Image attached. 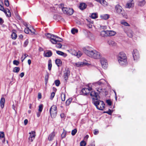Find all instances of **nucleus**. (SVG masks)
Returning a JSON list of instances; mask_svg holds the SVG:
<instances>
[{
  "label": "nucleus",
  "instance_id": "obj_22",
  "mask_svg": "<svg viewBox=\"0 0 146 146\" xmlns=\"http://www.w3.org/2000/svg\"><path fill=\"white\" fill-rule=\"evenodd\" d=\"M25 33L26 34H28L29 31H31V32L32 33H34L35 30L34 29H33L32 30L30 29L29 28H25L24 30Z\"/></svg>",
  "mask_w": 146,
  "mask_h": 146
},
{
  "label": "nucleus",
  "instance_id": "obj_40",
  "mask_svg": "<svg viewBox=\"0 0 146 146\" xmlns=\"http://www.w3.org/2000/svg\"><path fill=\"white\" fill-rule=\"evenodd\" d=\"M72 99L71 98H69L66 102V104L67 105H69L71 102Z\"/></svg>",
  "mask_w": 146,
  "mask_h": 146
},
{
  "label": "nucleus",
  "instance_id": "obj_41",
  "mask_svg": "<svg viewBox=\"0 0 146 146\" xmlns=\"http://www.w3.org/2000/svg\"><path fill=\"white\" fill-rule=\"evenodd\" d=\"M77 132V130L76 129H74L71 132L72 135H75Z\"/></svg>",
  "mask_w": 146,
  "mask_h": 146
},
{
  "label": "nucleus",
  "instance_id": "obj_7",
  "mask_svg": "<svg viewBox=\"0 0 146 146\" xmlns=\"http://www.w3.org/2000/svg\"><path fill=\"white\" fill-rule=\"evenodd\" d=\"M50 40L52 44H56L58 42L62 41V40L57 36L52 35V37Z\"/></svg>",
  "mask_w": 146,
  "mask_h": 146
},
{
  "label": "nucleus",
  "instance_id": "obj_61",
  "mask_svg": "<svg viewBox=\"0 0 146 146\" xmlns=\"http://www.w3.org/2000/svg\"><path fill=\"white\" fill-rule=\"evenodd\" d=\"M87 146H95V144L94 143H92Z\"/></svg>",
  "mask_w": 146,
  "mask_h": 146
},
{
  "label": "nucleus",
  "instance_id": "obj_15",
  "mask_svg": "<svg viewBox=\"0 0 146 146\" xmlns=\"http://www.w3.org/2000/svg\"><path fill=\"white\" fill-rule=\"evenodd\" d=\"M108 44L111 46H116V43L112 39L107 40Z\"/></svg>",
  "mask_w": 146,
  "mask_h": 146
},
{
  "label": "nucleus",
  "instance_id": "obj_8",
  "mask_svg": "<svg viewBox=\"0 0 146 146\" xmlns=\"http://www.w3.org/2000/svg\"><path fill=\"white\" fill-rule=\"evenodd\" d=\"M49 111L51 117L53 118L55 117L57 113L56 106L53 105L50 108Z\"/></svg>",
  "mask_w": 146,
  "mask_h": 146
},
{
  "label": "nucleus",
  "instance_id": "obj_37",
  "mask_svg": "<svg viewBox=\"0 0 146 146\" xmlns=\"http://www.w3.org/2000/svg\"><path fill=\"white\" fill-rule=\"evenodd\" d=\"M72 33L73 34H74L75 33L78 32V30L75 29H72L71 31Z\"/></svg>",
  "mask_w": 146,
  "mask_h": 146
},
{
  "label": "nucleus",
  "instance_id": "obj_2",
  "mask_svg": "<svg viewBox=\"0 0 146 146\" xmlns=\"http://www.w3.org/2000/svg\"><path fill=\"white\" fill-rule=\"evenodd\" d=\"M84 52L88 56L94 59H98L101 57V55L100 52L91 48L86 49L84 50Z\"/></svg>",
  "mask_w": 146,
  "mask_h": 146
},
{
  "label": "nucleus",
  "instance_id": "obj_48",
  "mask_svg": "<svg viewBox=\"0 0 146 146\" xmlns=\"http://www.w3.org/2000/svg\"><path fill=\"white\" fill-rule=\"evenodd\" d=\"M49 73H47L45 76V80H48L49 76Z\"/></svg>",
  "mask_w": 146,
  "mask_h": 146
},
{
  "label": "nucleus",
  "instance_id": "obj_26",
  "mask_svg": "<svg viewBox=\"0 0 146 146\" xmlns=\"http://www.w3.org/2000/svg\"><path fill=\"white\" fill-rule=\"evenodd\" d=\"M107 33V30L102 31L100 33V35L102 37L107 36H108Z\"/></svg>",
  "mask_w": 146,
  "mask_h": 146
},
{
  "label": "nucleus",
  "instance_id": "obj_25",
  "mask_svg": "<svg viewBox=\"0 0 146 146\" xmlns=\"http://www.w3.org/2000/svg\"><path fill=\"white\" fill-rule=\"evenodd\" d=\"M100 17L102 19L106 20L109 18V15L108 14H105L101 15Z\"/></svg>",
  "mask_w": 146,
  "mask_h": 146
},
{
  "label": "nucleus",
  "instance_id": "obj_42",
  "mask_svg": "<svg viewBox=\"0 0 146 146\" xmlns=\"http://www.w3.org/2000/svg\"><path fill=\"white\" fill-rule=\"evenodd\" d=\"M86 145V142L84 141H82L80 142V146H85Z\"/></svg>",
  "mask_w": 146,
  "mask_h": 146
},
{
  "label": "nucleus",
  "instance_id": "obj_5",
  "mask_svg": "<svg viewBox=\"0 0 146 146\" xmlns=\"http://www.w3.org/2000/svg\"><path fill=\"white\" fill-rule=\"evenodd\" d=\"M94 103L97 108L100 110H102L105 108V104L102 101L95 100L94 101Z\"/></svg>",
  "mask_w": 146,
  "mask_h": 146
},
{
  "label": "nucleus",
  "instance_id": "obj_51",
  "mask_svg": "<svg viewBox=\"0 0 146 146\" xmlns=\"http://www.w3.org/2000/svg\"><path fill=\"white\" fill-rule=\"evenodd\" d=\"M55 96V93L54 92H52L50 95V99L52 100Z\"/></svg>",
  "mask_w": 146,
  "mask_h": 146
},
{
  "label": "nucleus",
  "instance_id": "obj_55",
  "mask_svg": "<svg viewBox=\"0 0 146 146\" xmlns=\"http://www.w3.org/2000/svg\"><path fill=\"white\" fill-rule=\"evenodd\" d=\"M66 134V131H64L61 135V137L62 138H64L65 137Z\"/></svg>",
  "mask_w": 146,
  "mask_h": 146
},
{
  "label": "nucleus",
  "instance_id": "obj_46",
  "mask_svg": "<svg viewBox=\"0 0 146 146\" xmlns=\"http://www.w3.org/2000/svg\"><path fill=\"white\" fill-rule=\"evenodd\" d=\"M59 42L57 43L56 44V47L58 48H60L61 47L62 45L58 43Z\"/></svg>",
  "mask_w": 146,
  "mask_h": 146
},
{
  "label": "nucleus",
  "instance_id": "obj_24",
  "mask_svg": "<svg viewBox=\"0 0 146 146\" xmlns=\"http://www.w3.org/2000/svg\"><path fill=\"white\" fill-rule=\"evenodd\" d=\"M5 99L4 98H2L0 100V106L1 108L3 109L4 106Z\"/></svg>",
  "mask_w": 146,
  "mask_h": 146
},
{
  "label": "nucleus",
  "instance_id": "obj_27",
  "mask_svg": "<svg viewBox=\"0 0 146 146\" xmlns=\"http://www.w3.org/2000/svg\"><path fill=\"white\" fill-rule=\"evenodd\" d=\"M55 62L56 64L58 66H60L62 65V61L60 59H56L55 60Z\"/></svg>",
  "mask_w": 146,
  "mask_h": 146
},
{
  "label": "nucleus",
  "instance_id": "obj_33",
  "mask_svg": "<svg viewBox=\"0 0 146 146\" xmlns=\"http://www.w3.org/2000/svg\"><path fill=\"white\" fill-rule=\"evenodd\" d=\"M20 68L19 67H15L13 68V72H15L18 73L20 70Z\"/></svg>",
  "mask_w": 146,
  "mask_h": 146
},
{
  "label": "nucleus",
  "instance_id": "obj_44",
  "mask_svg": "<svg viewBox=\"0 0 146 146\" xmlns=\"http://www.w3.org/2000/svg\"><path fill=\"white\" fill-rule=\"evenodd\" d=\"M38 111L40 112H42L43 109V105H40L38 106Z\"/></svg>",
  "mask_w": 146,
  "mask_h": 146
},
{
  "label": "nucleus",
  "instance_id": "obj_64",
  "mask_svg": "<svg viewBox=\"0 0 146 146\" xmlns=\"http://www.w3.org/2000/svg\"><path fill=\"white\" fill-rule=\"evenodd\" d=\"M38 98L39 99H41V98L42 96L40 93H38Z\"/></svg>",
  "mask_w": 146,
  "mask_h": 146
},
{
  "label": "nucleus",
  "instance_id": "obj_36",
  "mask_svg": "<svg viewBox=\"0 0 146 146\" xmlns=\"http://www.w3.org/2000/svg\"><path fill=\"white\" fill-rule=\"evenodd\" d=\"M52 66L51 61V60H49L48 62V69L49 70H51Z\"/></svg>",
  "mask_w": 146,
  "mask_h": 146
},
{
  "label": "nucleus",
  "instance_id": "obj_4",
  "mask_svg": "<svg viewBox=\"0 0 146 146\" xmlns=\"http://www.w3.org/2000/svg\"><path fill=\"white\" fill-rule=\"evenodd\" d=\"M115 10L116 13L121 14L124 18H127V16L122 7L119 5H117L115 7Z\"/></svg>",
  "mask_w": 146,
  "mask_h": 146
},
{
  "label": "nucleus",
  "instance_id": "obj_32",
  "mask_svg": "<svg viewBox=\"0 0 146 146\" xmlns=\"http://www.w3.org/2000/svg\"><path fill=\"white\" fill-rule=\"evenodd\" d=\"M101 3H100L104 6H107L108 5V3L105 0H101Z\"/></svg>",
  "mask_w": 146,
  "mask_h": 146
},
{
  "label": "nucleus",
  "instance_id": "obj_59",
  "mask_svg": "<svg viewBox=\"0 0 146 146\" xmlns=\"http://www.w3.org/2000/svg\"><path fill=\"white\" fill-rule=\"evenodd\" d=\"M28 120L27 119H25L24 121V124L26 125L28 123Z\"/></svg>",
  "mask_w": 146,
  "mask_h": 146
},
{
  "label": "nucleus",
  "instance_id": "obj_38",
  "mask_svg": "<svg viewBox=\"0 0 146 146\" xmlns=\"http://www.w3.org/2000/svg\"><path fill=\"white\" fill-rule=\"evenodd\" d=\"M61 100L63 101H64L65 100V95L64 93H62L61 94Z\"/></svg>",
  "mask_w": 146,
  "mask_h": 146
},
{
  "label": "nucleus",
  "instance_id": "obj_17",
  "mask_svg": "<svg viewBox=\"0 0 146 146\" xmlns=\"http://www.w3.org/2000/svg\"><path fill=\"white\" fill-rule=\"evenodd\" d=\"M55 133L54 132L51 133L49 135L48 138V139L49 141H52L53 139L55 136Z\"/></svg>",
  "mask_w": 146,
  "mask_h": 146
},
{
  "label": "nucleus",
  "instance_id": "obj_60",
  "mask_svg": "<svg viewBox=\"0 0 146 146\" xmlns=\"http://www.w3.org/2000/svg\"><path fill=\"white\" fill-rule=\"evenodd\" d=\"M24 75V72L21 73L20 74V76L22 78L23 77Z\"/></svg>",
  "mask_w": 146,
  "mask_h": 146
},
{
  "label": "nucleus",
  "instance_id": "obj_39",
  "mask_svg": "<svg viewBox=\"0 0 146 146\" xmlns=\"http://www.w3.org/2000/svg\"><path fill=\"white\" fill-rule=\"evenodd\" d=\"M45 35L48 38H50V39H51V38L52 37V35H51V34L48 33L47 34H45Z\"/></svg>",
  "mask_w": 146,
  "mask_h": 146
},
{
  "label": "nucleus",
  "instance_id": "obj_31",
  "mask_svg": "<svg viewBox=\"0 0 146 146\" xmlns=\"http://www.w3.org/2000/svg\"><path fill=\"white\" fill-rule=\"evenodd\" d=\"M90 17L93 19H95L98 18L97 14L96 13H94L92 14Z\"/></svg>",
  "mask_w": 146,
  "mask_h": 146
},
{
  "label": "nucleus",
  "instance_id": "obj_47",
  "mask_svg": "<svg viewBox=\"0 0 146 146\" xmlns=\"http://www.w3.org/2000/svg\"><path fill=\"white\" fill-rule=\"evenodd\" d=\"M19 62L17 60H14L13 61V64L14 65H18L19 64Z\"/></svg>",
  "mask_w": 146,
  "mask_h": 146
},
{
  "label": "nucleus",
  "instance_id": "obj_35",
  "mask_svg": "<svg viewBox=\"0 0 146 146\" xmlns=\"http://www.w3.org/2000/svg\"><path fill=\"white\" fill-rule=\"evenodd\" d=\"M82 55V53L80 51H78L76 53L74 54V55L76 56L78 58L80 57Z\"/></svg>",
  "mask_w": 146,
  "mask_h": 146
},
{
  "label": "nucleus",
  "instance_id": "obj_56",
  "mask_svg": "<svg viewBox=\"0 0 146 146\" xmlns=\"http://www.w3.org/2000/svg\"><path fill=\"white\" fill-rule=\"evenodd\" d=\"M0 10L4 12L5 10L3 7V5H0Z\"/></svg>",
  "mask_w": 146,
  "mask_h": 146
},
{
  "label": "nucleus",
  "instance_id": "obj_23",
  "mask_svg": "<svg viewBox=\"0 0 146 146\" xmlns=\"http://www.w3.org/2000/svg\"><path fill=\"white\" fill-rule=\"evenodd\" d=\"M87 5L85 3H81L80 4L79 7L81 10L85 9Z\"/></svg>",
  "mask_w": 146,
  "mask_h": 146
},
{
  "label": "nucleus",
  "instance_id": "obj_49",
  "mask_svg": "<svg viewBox=\"0 0 146 146\" xmlns=\"http://www.w3.org/2000/svg\"><path fill=\"white\" fill-rule=\"evenodd\" d=\"M5 137V135L4 133L3 132H0V137L4 138Z\"/></svg>",
  "mask_w": 146,
  "mask_h": 146
},
{
  "label": "nucleus",
  "instance_id": "obj_20",
  "mask_svg": "<svg viewBox=\"0 0 146 146\" xmlns=\"http://www.w3.org/2000/svg\"><path fill=\"white\" fill-rule=\"evenodd\" d=\"M52 54V53L51 51H48L47 52H44V56L46 57H49L51 56Z\"/></svg>",
  "mask_w": 146,
  "mask_h": 146
},
{
  "label": "nucleus",
  "instance_id": "obj_12",
  "mask_svg": "<svg viewBox=\"0 0 146 146\" xmlns=\"http://www.w3.org/2000/svg\"><path fill=\"white\" fill-rule=\"evenodd\" d=\"M132 54L134 60H137L139 58L138 51L136 49L133 50Z\"/></svg>",
  "mask_w": 146,
  "mask_h": 146
},
{
  "label": "nucleus",
  "instance_id": "obj_57",
  "mask_svg": "<svg viewBox=\"0 0 146 146\" xmlns=\"http://www.w3.org/2000/svg\"><path fill=\"white\" fill-rule=\"evenodd\" d=\"M86 20L88 22V23H93V21H91V20L90 19H87Z\"/></svg>",
  "mask_w": 146,
  "mask_h": 146
},
{
  "label": "nucleus",
  "instance_id": "obj_45",
  "mask_svg": "<svg viewBox=\"0 0 146 146\" xmlns=\"http://www.w3.org/2000/svg\"><path fill=\"white\" fill-rule=\"evenodd\" d=\"M113 112V111L110 109H109L108 111L105 112L104 113H106L110 115H111Z\"/></svg>",
  "mask_w": 146,
  "mask_h": 146
},
{
  "label": "nucleus",
  "instance_id": "obj_29",
  "mask_svg": "<svg viewBox=\"0 0 146 146\" xmlns=\"http://www.w3.org/2000/svg\"><path fill=\"white\" fill-rule=\"evenodd\" d=\"M121 23L122 25L125 26H129L130 25L126 22L124 20H122L121 22Z\"/></svg>",
  "mask_w": 146,
  "mask_h": 146
},
{
  "label": "nucleus",
  "instance_id": "obj_19",
  "mask_svg": "<svg viewBox=\"0 0 146 146\" xmlns=\"http://www.w3.org/2000/svg\"><path fill=\"white\" fill-rule=\"evenodd\" d=\"M125 32L127 33V36L131 38L133 36V33L132 31L130 30H129L128 31H126L125 30H124Z\"/></svg>",
  "mask_w": 146,
  "mask_h": 146
},
{
  "label": "nucleus",
  "instance_id": "obj_50",
  "mask_svg": "<svg viewBox=\"0 0 146 146\" xmlns=\"http://www.w3.org/2000/svg\"><path fill=\"white\" fill-rule=\"evenodd\" d=\"M25 57H23V56H22L21 58L22 59V61L23 62L24 60L28 56V55L26 54H25L24 55Z\"/></svg>",
  "mask_w": 146,
  "mask_h": 146
},
{
  "label": "nucleus",
  "instance_id": "obj_14",
  "mask_svg": "<svg viewBox=\"0 0 146 146\" xmlns=\"http://www.w3.org/2000/svg\"><path fill=\"white\" fill-rule=\"evenodd\" d=\"M134 2L133 0L128 1L126 4L125 7L126 8H130L134 6Z\"/></svg>",
  "mask_w": 146,
  "mask_h": 146
},
{
  "label": "nucleus",
  "instance_id": "obj_21",
  "mask_svg": "<svg viewBox=\"0 0 146 146\" xmlns=\"http://www.w3.org/2000/svg\"><path fill=\"white\" fill-rule=\"evenodd\" d=\"M56 53L58 55L62 56L64 57H66L67 56V55L66 53L60 51L56 50Z\"/></svg>",
  "mask_w": 146,
  "mask_h": 146
},
{
  "label": "nucleus",
  "instance_id": "obj_10",
  "mask_svg": "<svg viewBox=\"0 0 146 146\" xmlns=\"http://www.w3.org/2000/svg\"><path fill=\"white\" fill-rule=\"evenodd\" d=\"M101 63L103 68L105 69L107 68L108 64L106 60L104 58H102L101 60Z\"/></svg>",
  "mask_w": 146,
  "mask_h": 146
},
{
  "label": "nucleus",
  "instance_id": "obj_1",
  "mask_svg": "<svg viewBox=\"0 0 146 146\" xmlns=\"http://www.w3.org/2000/svg\"><path fill=\"white\" fill-rule=\"evenodd\" d=\"M102 86L109 87L110 85L108 82L104 79H101L97 82L94 83L93 84H89L86 86L85 88L82 90V92L84 95H87L90 93V91L92 89V88L94 87H96L97 90L99 92H101L102 88H99V86Z\"/></svg>",
  "mask_w": 146,
  "mask_h": 146
},
{
  "label": "nucleus",
  "instance_id": "obj_43",
  "mask_svg": "<svg viewBox=\"0 0 146 146\" xmlns=\"http://www.w3.org/2000/svg\"><path fill=\"white\" fill-rule=\"evenodd\" d=\"M55 84L56 85L58 86H59L60 84V81L58 80H56L55 81Z\"/></svg>",
  "mask_w": 146,
  "mask_h": 146
},
{
  "label": "nucleus",
  "instance_id": "obj_13",
  "mask_svg": "<svg viewBox=\"0 0 146 146\" xmlns=\"http://www.w3.org/2000/svg\"><path fill=\"white\" fill-rule=\"evenodd\" d=\"M29 134L30 136L29 138V139L30 141L32 142L35 139L36 136L35 132L34 131H32L29 133Z\"/></svg>",
  "mask_w": 146,
  "mask_h": 146
},
{
  "label": "nucleus",
  "instance_id": "obj_58",
  "mask_svg": "<svg viewBox=\"0 0 146 146\" xmlns=\"http://www.w3.org/2000/svg\"><path fill=\"white\" fill-rule=\"evenodd\" d=\"M29 42L28 40H26L24 42V45L25 46H26L28 44Z\"/></svg>",
  "mask_w": 146,
  "mask_h": 146
},
{
  "label": "nucleus",
  "instance_id": "obj_34",
  "mask_svg": "<svg viewBox=\"0 0 146 146\" xmlns=\"http://www.w3.org/2000/svg\"><path fill=\"white\" fill-rule=\"evenodd\" d=\"M11 36L12 39L14 40L16 39L17 36V35L16 33L14 32L12 33Z\"/></svg>",
  "mask_w": 146,
  "mask_h": 146
},
{
  "label": "nucleus",
  "instance_id": "obj_16",
  "mask_svg": "<svg viewBox=\"0 0 146 146\" xmlns=\"http://www.w3.org/2000/svg\"><path fill=\"white\" fill-rule=\"evenodd\" d=\"M70 72L69 70H67L66 71L64 74V77L65 80H66L68 78V76L70 75Z\"/></svg>",
  "mask_w": 146,
  "mask_h": 146
},
{
  "label": "nucleus",
  "instance_id": "obj_63",
  "mask_svg": "<svg viewBox=\"0 0 146 146\" xmlns=\"http://www.w3.org/2000/svg\"><path fill=\"white\" fill-rule=\"evenodd\" d=\"M41 112L39 111V112L37 113V116L38 117H39L40 116Z\"/></svg>",
  "mask_w": 146,
  "mask_h": 146
},
{
  "label": "nucleus",
  "instance_id": "obj_62",
  "mask_svg": "<svg viewBox=\"0 0 146 146\" xmlns=\"http://www.w3.org/2000/svg\"><path fill=\"white\" fill-rule=\"evenodd\" d=\"M98 133V131H96L95 130L94 132V135H96Z\"/></svg>",
  "mask_w": 146,
  "mask_h": 146
},
{
  "label": "nucleus",
  "instance_id": "obj_28",
  "mask_svg": "<svg viewBox=\"0 0 146 146\" xmlns=\"http://www.w3.org/2000/svg\"><path fill=\"white\" fill-rule=\"evenodd\" d=\"M5 14L6 15V16L8 17H10L11 16V13L10 11L8 9H5L4 12Z\"/></svg>",
  "mask_w": 146,
  "mask_h": 146
},
{
  "label": "nucleus",
  "instance_id": "obj_11",
  "mask_svg": "<svg viewBox=\"0 0 146 146\" xmlns=\"http://www.w3.org/2000/svg\"><path fill=\"white\" fill-rule=\"evenodd\" d=\"M90 95L91 96L93 97L92 98L93 101H94L95 100H98L99 98V96L98 94L95 91H92L90 93Z\"/></svg>",
  "mask_w": 146,
  "mask_h": 146
},
{
  "label": "nucleus",
  "instance_id": "obj_18",
  "mask_svg": "<svg viewBox=\"0 0 146 146\" xmlns=\"http://www.w3.org/2000/svg\"><path fill=\"white\" fill-rule=\"evenodd\" d=\"M108 36H113L115 35L116 33L115 32L113 31L107 30Z\"/></svg>",
  "mask_w": 146,
  "mask_h": 146
},
{
  "label": "nucleus",
  "instance_id": "obj_9",
  "mask_svg": "<svg viewBox=\"0 0 146 146\" xmlns=\"http://www.w3.org/2000/svg\"><path fill=\"white\" fill-rule=\"evenodd\" d=\"M73 64L74 66H76L77 67H80L86 65H89V64L88 63L87 61L85 60L82 62H78L76 63H74Z\"/></svg>",
  "mask_w": 146,
  "mask_h": 146
},
{
  "label": "nucleus",
  "instance_id": "obj_30",
  "mask_svg": "<svg viewBox=\"0 0 146 146\" xmlns=\"http://www.w3.org/2000/svg\"><path fill=\"white\" fill-rule=\"evenodd\" d=\"M145 3V0H143L139 1L138 2V5L140 6H144Z\"/></svg>",
  "mask_w": 146,
  "mask_h": 146
},
{
  "label": "nucleus",
  "instance_id": "obj_3",
  "mask_svg": "<svg viewBox=\"0 0 146 146\" xmlns=\"http://www.w3.org/2000/svg\"><path fill=\"white\" fill-rule=\"evenodd\" d=\"M117 58L119 63L121 65L124 66L127 64V56L123 52H121L119 53Z\"/></svg>",
  "mask_w": 146,
  "mask_h": 146
},
{
  "label": "nucleus",
  "instance_id": "obj_54",
  "mask_svg": "<svg viewBox=\"0 0 146 146\" xmlns=\"http://www.w3.org/2000/svg\"><path fill=\"white\" fill-rule=\"evenodd\" d=\"M106 103L108 104L110 106L111 105V102L110 100H106Z\"/></svg>",
  "mask_w": 146,
  "mask_h": 146
},
{
  "label": "nucleus",
  "instance_id": "obj_6",
  "mask_svg": "<svg viewBox=\"0 0 146 146\" xmlns=\"http://www.w3.org/2000/svg\"><path fill=\"white\" fill-rule=\"evenodd\" d=\"M60 5L61 7H60V8L62 10L64 13L69 15H71L73 14V10L72 9L65 7H62L64 6L63 4H61Z\"/></svg>",
  "mask_w": 146,
  "mask_h": 146
},
{
  "label": "nucleus",
  "instance_id": "obj_52",
  "mask_svg": "<svg viewBox=\"0 0 146 146\" xmlns=\"http://www.w3.org/2000/svg\"><path fill=\"white\" fill-rule=\"evenodd\" d=\"M5 5L7 7H8L9 6V1L8 0H5Z\"/></svg>",
  "mask_w": 146,
  "mask_h": 146
},
{
  "label": "nucleus",
  "instance_id": "obj_53",
  "mask_svg": "<svg viewBox=\"0 0 146 146\" xmlns=\"http://www.w3.org/2000/svg\"><path fill=\"white\" fill-rule=\"evenodd\" d=\"M92 23H87L86 24V25L90 29H91L92 28Z\"/></svg>",
  "mask_w": 146,
  "mask_h": 146
}]
</instances>
